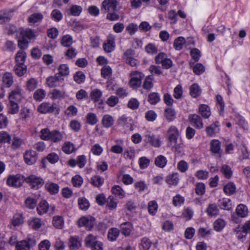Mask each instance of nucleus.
<instances>
[{
    "label": "nucleus",
    "instance_id": "46",
    "mask_svg": "<svg viewBox=\"0 0 250 250\" xmlns=\"http://www.w3.org/2000/svg\"><path fill=\"white\" fill-rule=\"evenodd\" d=\"M20 33L23 38L26 37L30 40L34 39L36 37L34 31L30 28L21 29Z\"/></svg>",
    "mask_w": 250,
    "mask_h": 250
},
{
    "label": "nucleus",
    "instance_id": "11",
    "mask_svg": "<svg viewBox=\"0 0 250 250\" xmlns=\"http://www.w3.org/2000/svg\"><path fill=\"white\" fill-rule=\"evenodd\" d=\"M115 36L113 34H109L107 38L106 42L103 44L104 50L107 53L112 52L115 48Z\"/></svg>",
    "mask_w": 250,
    "mask_h": 250
},
{
    "label": "nucleus",
    "instance_id": "40",
    "mask_svg": "<svg viewBox=\"0 0 250 250\" xmlns=\"http://www.w3.org/2000/svg\"><path fill=\"white\" fill-rule=\"evenodd\" d=\"M20 115L21 119L25 121L31 117L32 112L30 109L27 107H23L21 108Z\"/></svg>",
    "mask_w": 250,
    "mask_h": 250
},
{
    "label": "nucleus",
    "instance_id": "54",
    "mask_svg": "<svg viewBox=\"0 0 250 250\" xmlns=\"http://www.w3.org/2000/svg\"><path fill=\"white\" fill-rule=\"evenodd\" d=\"M152 243L151 241L146 237H144L142 239L140 244V250H148L151 247Z\"/></svg>",
    "mask_w": 250,
    "mask_h": 250
},
{
    "label": "nucleus",
    "instance_id": "14",
    "mask_svg": "<svg viewBox=\"0 0 250 250\" xmlns=\"http://www.w3.org/2000/svg\"><path fill=\"white\" fill-rule=\"evenodd\" d=\"M56 108L55 104L49 103H42L38 107V111L42 114L53 112Z\"/></svg>",
    "mask_w": 250,
    "mask_h": 250
},
{
    "label": "nucleus",
    "instance_id": "38",
    "mask_svg": "<svg viewBox=\"0 0 250 250\" xmlns=\"http://www.w3.org/2000/svg\"><path fill=\"white\" fill-rule=\"evenodd\" d=\"M90 183L94 187L99 188L102 186L104 183V179L99 176H93L90 179Z\"/></svg>",
    "mask_w": 250,
    "mask_h": 250
},
{
    "label": "nucleus",
    "instance_id": "30",
    "mask_svg": "<svg viewBox=\"0 0 250 250\" xmlns=\"http://www.w3.org/2000/svg\"><path fill=\"white\" fill-rule=\"evenodd\" d=\"M2 82L5 86L10 87L13 83V78L11 73L6 72L4 73L2 77Z\"/></svg>",
    "mask_w": 250,
    "mask_h": 250
},
{
    "label": "nucleus",
    "instance_id": "26",
    "mask_svg": "<svg viewBox=\"0 0 250 250\" xmlns=\"http://www.w3.org/2000/svg\"><path fill=\"white\" fill-rule=\"evenodd\" d=\"M102 95L103 93L102 91L98 89H94L92 90L90 93L91 100L94 103L100 102Z\"/></svg>",
    "mask_w": 250,
    "mask_h": 250
},
{
    "label": "nucleus",
    "instance_id": "35",
    "mask_svg": "<svg viewBox=\"0 0 250 250\" xmlns=\"http://www.w3.org/2000/svg\"><path fill=\"white\" fill-rule=\"evenodd\" d=\"M26 58V53L23 50H19L15 56L16 64H24Z\"/></svg>",
    "mask_w": 250,
    "mask_h": 250
},
{
    "label": "nucleus",
    "instance_id": "22",
    "mask_svg": "<svg viewBox=\"0 0 250 250\" xmlns=\"http://www.w3.org/2000/svg\"><path fill=\"white\" fill-rule=\"evenodd\" d=\"M206 211L210 217H215L219 214V209L215 204H210L207 207Z\"/></svg>",
    "mask_w": 250,
    "mask_h": 250
},
{
    "label": "nucleus",
    "instance_id": "39",
    "mask_svg": "<svg viewBox=\"0 0 250 250\" xmlns=\"http://www.w3.org/2000/svg\"><path fill=\"white\" fill-rule=\"evenodd\" d=\"M14 70L18 76L21 77L26 73L27 67L24 64H16Z\"/></svg>",
    "mask_w": 250,
    "mask_h": 250
},
{
    "label": "nucleus",
    "instance_id": "37",
    "mask_svg": "<svg viewBox=\"0 0 250 250\" xmlns=\"http://www.w3.org/2000/svg\"><path fill=\"white\" fill-rule=\"evenodd\" d=\"M11 13L6 10L0 11V23L3 24L8 22L11 19Z\"/></svg>",
    "mask_w": 250,
    "mask_h": 250
},
{
    "label": "nucleus",
    "instance_id": "33",
    "mask_svg": "<svg viewBox=\"0 0 250 250\" xmlns=\"http://www.w3.org/2000/svg\"><path fill=\"white\" fill-rule=\"evenodd\" d=\"M48 208L49 205L47 202L45 200L42 201L37 207V212L40 215L43 214L47 212Z\"/></svg>",
    "mask_w": 250,
    "mask_h": 250
},
{
    "label": "nucleus",
    "instance_id": "19",
    "mask_svg": "<svg viewBox=\"0 0 250 250\" xmlns=\"http://www.w3.org/2000/svg\"><path fill=\"white\" fill-rule=\"evenodd\" d=\"M61 80L63 81V79L60 78L59 75L56 74L53 76L47 78L46 80V83L48 87L52 88L58 86V83Z\"/></svg>",
    "mask_w": 250,
    "mask_h": 250
},
{
    "label": "nucleus",
    "instance_id": "61",
    "mask_svg": "<svg viewBox=\"0 0 250 250\" xmlns=\"http://www.w3.org/2000/svg\"><path fill=\"white\" fill-rule=\"evenodd\" d=\"M23 144H24V141L22 139L18 137H15L12 140L11 147L13 149H17L19 148Z\"/></svg>",
    "mask_w": 250,
    "mask_h": 250
},
{
    "label": "nucleus",
    "instance_id": "41",
    "mask_svg": "<svg viewBox=\"0 0 250 250\" xmlns=\"http://www.w3.org/2000/svg\"><path fill=\"white\" fill-rule=\"evenodd\" d=\"M179 180L178 173H174L167 177L166 182L169 185H177Z\"/></svg>",
    "mask_w": 250,
    "mask_h": 250
},
{
    "label": "nucleus",
    "instance_id": "16",
    "mask_svg": "<svg viewBox=\"0 0 250 250\" xmlns=\"http://www.w3.org/2000/svg\"><path fill=\"white\" fill-rule=\"evenodd\" d=\"M219 130L220 125L218 121H215L206 129L208 135L210 137L215 136L216 134L219 132Z\"/></svg>",
    "mask_w": 250,
    "mask_h": 250
},
{
    "label": "nucleus",
    "instance_id": "47",
    "mask_svg": "<svg viewBox=\"0 0 250 250\" xmlns=\"http://www.w3.org/2000/svg\"><path fill=\"white\" fill-rule=\"evenodd\" d=\"M167 163V159L166 157L162 155H160L155 158V164L159 167H164L166 166Z\"/></svg>",
    "mask_w": 250,
    "mask_h": 250
},
{
    "label": "nucleus",
    "instance_id": "8",
    "mask_svg": "<svg viewBox=\"0 0 250 250\" xmlns=\"http://www.w3.org/2000/svg\"><path fill=\"white\" fill-rule=\"evenodd\" d=\"M22 89L20 86H17L10 92L8 96L9 102L20 103L23 98Z\"/></svg>",
    "mask_w": 250,
    "mask_h": 250
},
{
    "label": "nucleus",
    "instance_id": "17",
    "mask_svg": "<svg viewBox=\"0 0 250 250\" xmlns=\"http://www.w3.org/2000/svg\"><path fill=\"white\" fill-rule=\"evenodd\" d=\"M64 134L63 132H61L58 130H53L51 131L50 141L54 143H60L63 140Z\"/></svg>",
    "mask_w": 250,
    "mask_h": 250
},
{
    "label": "nucleus",
    "instance_id": "18",
    "mask_svg": "<svg viewBox=\"0 0 250 250\" xmlns=\"http://www.w3.org/2000/svg\"><path fill=\"white\" fill-rule=\"evenodd\" d=\"M50 98L53 100H61L65 97V92L63 90L53 89L49 92Z\"/></svg>",
    "mask_w": 250,
    "mask_h": 250
},
{
    "label": "nucleus",
    "instance_id": "31",
    "mask_svg": "<svg viewBox=\"0 0 250 250\" xmlns=\"http://www.w3.org/2000/svg\"><path fill=\"white\" fill-rule=\"evenodd\" d=\"M199 111L202 116L206 119L208 118L211 115L210 108L206 104H201L199 107Z\"/></svg>",
    "mask_w": 250,
    "mask_h": 250
},
{
    "label": "nucleus",
    "instance_id": "24",
    "mask_svg": "<svg viewBox=\"0 0 250 250\" xmlns=\"http://www.w3.org/2000/svg\"><path fill=\"white\" fill-rule=\"evenodd\" d=\"M114 120L113 118L109 114L104 115L102 120V125L105 128H109L114 124Z\"/></svg>",
    "mask_w": 250,
    "mask_h": 250
},
{
    "label": "nucleus",
    "instance_id": "4",
    "mask_svg": "<svg viewBox=\"0 0 250 250\" xmlns=\"http://www.w3.org/2000/svg\"><path fill=\"white\" fill-rule=\"evenodd\" d=\"M180 135L178 128L173 125L170 126L167 130V136L170 145L175 146L177 143V139Z\"/></svg>",
    "mask_w": 250,
    "mask_h": 250
},
{
    "label": "nucleus",
    "instance_id": "23",
    "mask_svg": "<svg viewBox=\"0 0 250 250\" xmlns=\"http://www.w3.org/2000/svg\"><path fill=\"white\" fill-rule=\"evenodd\" d=\"M85 123L94 125L98 122V118L96 114L93 112L88 113L85 117Z\"/></svg>",
    "mask_w": 250,
    "mask_h": 250
},
{
    "label": "nucleus",
    "instance_id": "15",
    "mask_svg": "<svg viewBox=\"0 0 250 250\" xmlns=\"http://www.w3.org/2000/svg\"><path fill=\"white\" fill-rule=\"evenodd\" d=\"M24 158L25 162L28 165L34 164L37 160V154L33 150H27L25 152Z\"/></svg>",
    "mask_w": 250,
    "mask_h": 250
},
{
    "label": "nucleus",
    "instance_id": "32",
    "mask_svg": "<svg viewBox=\"0 0 250 250\" xmlns=\"http://www.w3.org/2000/svg\"><path fill=\"white\" fill-rule=\"evenodd\" d=\"M62 151L65 154H70L75 150L74 145L70 142H65L62 147Z\"/></svg>",
    "mask_w": 250,
    "mask_h": 250
},
{
    "label": "nucleus",
    "instance_id": "50",
    "mask_svg": "<svg viewBox=\"0 0 250 250\" xmlns=\"http://www.w3.org/2000/svg\"><path fill=\"white\" fill-rule=\"evenodd\" d=\"M226 225L225 221L221 218L217 219L213 224L214 229L217 231H221Z\"/></svg>",
    "mask_w": 250,
    "mask_h": 250
},
{
    "label": "nucleus",
    "instance_id": "34",
    "mask_svg": "<svg viewBox=\"0 0 250 250\" xmlns=\"http://www.w3.org/2000/svg\"><path fill=\"white\" fill-rule=\"evenodd\" d=\"M119 230L115 228H112L108 230L107 238L110 241H115L119 235Z\"/></svg>",
    "mask_w": 250,
    "mask_h": 250
},
{
    "label": "nucleus",
    "instance_id": "13",
    "mask_svg": "<svg viewBox=\"0 0 250 250\" xmlns=\"http://www.w3.org/2000/svg\"><path fill=\"white\" fill-rule=\"evenodd\" d=\"M43 16L41 13H35L28 18V21L31 26H36L42 21Z\"/></svg>",
    "mask_w": 250,
    "mask_h": 250
},
{
    "label": "nucleus",
    "instance_id": "10",
    "mask_svg": "<svg viewBox=\"0 0 250 250\" xmlns=\"http://www.w3.org/2000/svg\"><path fill=\"white\" fill-rule=\"evenodd\" d=\"M117 0H104L102 3L101 10L105 12L115 11L117 10Z\"/></svg>",
    "mask_w": 250,
    "mask_h": 250
},
{
    "label": "nucleus",
    "instance_id": "43",
    "mask_svg": "<svg viewBox=\"0 0 250 250\" xmlns=\"http://www.w3.org/2000/svg\"><path fill=\"white\" fill-rule=\"evenodd\" d=\"M85 246L87 247L91 248L92 246L99 242L97 240V237L92 234L88 235L84 240Z\"/></svg>",
    "mask_w": 250,
    "mask_h": 250
},
{
    "label": "nucleus",
    "instance_id": "59",
    "mask_svg": "<svg viewBox=\"0 0 250 250\" xmlns=\"http://www.w3.org/2000/svg\"><path fill=\"white\" fill-rule=\"evenodd\" d=\"M106 207L110 210L115 209L117 207L118 202L112 196H109L106 201Z\"/></svg>",
    "mask_w": 250,
    "mask_h": 250
},
{
    "label": "nucleus",
    "instance_id": "20",
    "mask_svg": "<svg viewBox=\"0 0 250 250\" xmlns=\"http://www.w3.org/2000/svg\"><path fill=\"white\" fill-rule=\"evenodd\" d=\"M190 67L192 68L193 72L197 75L203 74L205 71L204 66L200 63H197L194 64V62L191 61L189 62Z\"/></svg>",
    "mask_w": 250,
    "mask_h": 250
},
{
    "label": "nucleus",
    "instance_id": "28",
    "mask_svg": "<svg viewBox=\"0 0 250 250\" xmlns=\"http://www.w3.org/2000/svg\"><path fill=\"white\" fill-rule=\"evenodd\" d=\"M176 113L174 109L169 107L165 110L164 116L169 122L173 121L176 117Z\"/></svg>",
    "mask_w": 250,
    "mask_h": 250
},
{
    "label": "nucleus",
    "instance_id": "58",
    "mask_svg": "<svg viewBox=\"0 0 250 250\" xmlns=\"http://www.w3.org/2000/svg\"><path fill=\"white\" fill-rule=\"evenodd\" d=\"M101 75L104 78L109 79L112 76V69L108 65L104 66L101 69Z\"/></svg>",
    "mask_w": 250,
    "mask_h": 250
},
{
    "label": "nucleus",
    "instance_id": "12",
    "mask_svg": "<svg viewBox=\"0 0 250 250\" xmlns=\"http://www.w3.org/2000/svg\"><path fill=\"white\" fill-rule=\"evenodd\" d=\"M188 119L191 125L197 129H201L204 126L202 118L198 115L193 114L188 116Z\"/></svg>",
    "mask_w": 250,
    "mask_h": 250
},
{
    "label": "nucleus",
    "instance_id": "27",
    "mask_svg": "<svg viewBox=\"0 0 250 250\" xmlns=\"http://www.w3.org/2000/svg\"><path fill=\"white\" fill-rule=\"evenodd\" d=\"M111 192L120 199H123L125 196V192L119 186L116 185L111 188Z\"/></svg>",
    "mask_w": 250,
    "mask_h": 250
},
{
    "label": "nucleus",
    "instance_id": "60",
    "mask_svg": "<svg viewBox=\"0 0 250 250\" xmlns=\"http://www.w3.org/2000/svg\"><path fill=\"white\" fill-rule=\"evenodd\" d=\"M51 131L48 128L42 129L40 132V137L42 140L50 141Z\"/></svg>",
    "mask_w": 250,
    "mask_h": 250
},
{
    "label": "nucleus",
    "instance_id": "44",
    "mask_svg": "<svg viewBox=\"0 0 250 250\" xmlns=\"http://www.w3.org/2000/svg\"><path fill=\"white\" fill-rule=\"evenodd\" d=\"M220 171L227 179L231 177L233 172L229 166L226 164L223 165L221 167Z\"/></svg>",
    "mask_w": 250,
    "mask_h": 250
},
{
    "label": "nucleus",
    "instance_id": "42",
    "mask_svg": "<svg viewBox=\"0 0 250 250\" xmlns=\"http://www.w3.org/2000/svg\"><path fill=\"white\" fill-rule=\"evenodd\" d=\"M46 91L42 88L38 89L33 94V98L37 101H42L46 96Z\"/></svg>",
    "mask_w": 250,
    "mask_h": 250
},
{
    "label": "nucleus",
    "instance_id": "49",
    "mask_svg": "<svg viewBox=\"0 0 250 250\" xmlns=\"http://www.w3.org/2000/svg\"><path fill=\"white\" fill-rule=\"evenodd\" d=\"M201 91L199 85L194 83L190 87V94L193 98L198 97L201 94Z\"/></svg>",
    "mask_w": 250,
    "mask_h": 250
},
{
    "label": "nucleus",
    "instance_id": "48",
    "mask_svg": "<svg viewBox=\"0 0 250 250\" xmlns=\"http://www.w3.org/2000/svg\"><path fill=\"white\" fill-rule=\"evenodd\" d=\"M16 102H9L8 105V112L11 114H15L18 113L20 109L19 104Z\"/></svg>",
    "mask_w": 250,
    "mask_h": 250
},
{
    "label": "nucleus",
    "instance_id": "1",
    "mask_svg": "<svg viewBox=\"0 0 250 250\" xmlns=\"http://www.w3.org/2000/svg\"><path fill=\"white\" fill-rule=\"evenodd\" d=\"M144 141L155 147H159L161 146V137L160 135L155 134L149 131L145 132Z\"/></svg>",
    "mask_w": 250,
    "mask_h": 250
},
{
    "label": "nucleus",
    "instance_id": "51",
    "mask_svg": "<svg viewBox=\"0 0 250 250\" xmlns=\"http://www.w3.org/2000/svg\"><path fill=\"white\" fill-rule=\"evenodd\" d=\"M160 101V96L159 93L152 92L149 94L148 102L151 104H156Z\"/></svg>",
    "mask_w": 250,
    "mask_h": 250
},
{
    "label": "nucleus",
    "instance_id": "3",
    "mask_svg": "<svg viewBox=\"0 0 250 250\" xmlns=\"http://www.w3.org/2000/svg\"><path fill=\"white\" fill-rule=\"evenodd\" d=\"M130 77L129 85L130 87L135 89L141 86L144 75L140 72L135 71L130 73Z\"/></svg>",
    "mask_w": 250,
    "mask_h": 250
},
{
    "label": "nucleus",
    "instance_id": "64",
    "mask_svg": "<svg viewBox=\"0 0 250 250\" xmlns=\"http://www.w3.org/2000/svg\"><path fill=\"white\" fill-rule=\"evenodd\" d=\"M51 243L47 239L42 241L38 245L39 250H49Z\"/></svg>",
    "mask_w": 250,
    "mask_h": 250
},
{
    "label": "nucleus",
    "instance_id": "29",
    "mask_svg": "<svg viewBox=\"0 0 250 250\" xmlns=\"http://www.w3.org/2000/svg\"><path fill=\"white\" fill-rule=\"evenodd\" d=\"M38 86V81L35 78H31L28 79L25 84L26 90L32 91L35 90Z\"/></svg>",
    "mask_w": 250,
    "mask_h": 250
},
{
    "label": "nucleus",
    "instance_id": "6",
    "mask_svg": "<svg viewBox=\"0 0 250 250\" xmlns=\"http://www.w3.org/2000/svg\"><path fill=\"white\" fill-rule=\"evenodd\" d=\"M36 241L34 238H28L25 240L19 241L16 243V250H30L31 248L35 246Z\"/></svg>",
    "mask_w": 250,
    "mask_h": 250
},
{
    "label": "nucleus",
    "instance_id": "53",
    "mask_svg": "<svg viewBox=\"0 0 250 250\" xmlns=\"http://www.w3.org/2000/svg\"><path fill=\"white\" fill-rule=\"evenodd\" d=\"M81 246V242L76 237H71L69 239V247L71 250H76Z\"/></svg>",
    "mask_w": 250,
    "mask_h": 250
},
{
    "label": "nucleus",
    "instance_id": "52",
    "mask_svg": "<svg viewBox=\"0 0 250 250\" xmlns=\"http://www.w3.org/2000/svg\"><path fill=\"white\" fill-rule=\"evenodd\" d=\"M236 186L233 183L229 182L224 187V192L228 195H231L235 192Z\"/></svg>",
    "mask_w": 250,
    "mask_h": 250
},
{
    "label": "nucleus",
    "instance_id": "2",
    "mask_svg": "<svg viewBox=\"0 0 250 250\" xmlns=\"http://www.w3.org/2000/svg\"><path fill=\"white\" fill-rule=\"evenodd\" d=\"M249 210L247 207L243 204L238 205L235 209V213L231 215V219L235 223L239 222V218H245L248 215Z\"/></svg>",
    "mask_w": 250,
    "mask_h": 250
},
{
    "label": "nucleus",
    "instance_id": "56",
    "mask_svg": "<svg viewBox=\"0 0 250 250\" xmlns=\"http://www.w3.org/2000/svg\"><path fill=\"white\" fill-rule=\"evenodd\" d=\"M158 205L155 201H151L148 203V211L152 215L156 214L158 209Z\"/></svg>",
    "mask_w": 250,
    "mask_h": 250
},
{
    "label": "nucleus",
    "instance_id": "45",
    "mask_svg": "<svg viewBox=\"0 0 250 250\" xmlns=\"http://www.w3.org/2000/svg\"><path fill=\"white\" fill-rule=\"evenodd\" d=\"M220 207L225 210H230L233 207L231 201L228 198L223 199L220 202Z\"/></svg>",
    "mask_w": 250,
    "mask_h": 250
},
{
    "label": "nucleus",
    "instance_id": "9",
    "mask_svg": "<svg viewBox=\"0 0 250 250\" xmlns=\"http://www.w3.org/2000/svg\"><path fill=\"white\" fill-rule=\"evenodd\" d=\"M78 224L80 227H85L87 229L90 230L94 226L95 219L91 216H83L79 219Z\"/></svg>",
    "mask_w": 250,
    "mask_h": 250
},
{
    "label": "nucleus",
    "instance_id": "62",
    "mask_svg": "<svg viewBox=\"0 0 250 250\" xmlns=\"http://www.w3.org/2000/svg\"><path fill=\"white\" fill-rule=\"evenodd\" d=\"M72 42V37L69 35H64L62 38L61 44L64 47L70 46Z\"/></svg>",
    "mask_w": 250,
    "mask_h": 250
},
{
    "label": "nucleus",
    "instance_id": "36",
    "mask_svg": "<svg viewBox=\"0 0 250 250\" xmlns=\"http://www.w3.org/2000/svg\"><path fill=\"white\" fill-rule=\"evenodd\" d=\"M221 143L218 140H213L210 142V151L213 153L220 154Z\"/></svg>",
    "mask_w": 250,
    "mask_h": 250
},
{
    "label": "nucleus",
    "instance_id": "55",
    "mask_svg": "<svg viewBox=\"0 0 250 250\" xmlns=\"http://www.w3.org/2000/svg\"><path fill=\"white\" fill-rule=\"evenodd\" d=\"M42 224V220L38 218H34L32 219L29 223L30 227L35 230L40 229Z\"/></svg>",
    "mask_w": 250,
    "mask_h": 250
},
{
    "label": "nucleus",
    "instance_id": "21",
    "mask_svg": "<svg viewBox=\"0 0 250 250\" xmlns=\"http://www.w3.org/2000/svg\"><path fill=\"white\" fill-rule=\"evenodd\" d=\"M120 228L122 233L125 236H127L129 235L132 229V225L129 222H126L121 224Z\"/></svg>",
    "mask_w": 250,
    "mask_h": 250
},
{
    "label": "nucleus",
    "instance_id": "57",
    "mask_svg": "<svg viewBox=\"0 0 250 250\" xmlns=\"http://www.w3.org/2000/svg\"><path fill=\"white\" fill-rule=\"evenodd\" d=\"M185 42L186 41L184 38L179 37L174 40L173 46L176 50H180L182 49Z\"/></svg>",
    "mask_w": 250,
    "mask_h": 250
},
{
    "label": "nucleus",
    "instance_id": "5",
    "mask_svg": "<svg viewBox=\"0 0 250 250\" xmlns=\"http://www.w3.org/2000/svg\"><path fill=\"white\" fill-rule=\"evenodd\" d=\"M25 182V178L20 174L9 176L7 180V184L11 187H19Z\"/></svg>",
    "mask_w": 250,
    "mask_h": 250
},
{
    "label": "nucleus",
    "instance_id": "7",
    "mask_svg": "<svg viewBox=\"0 0 250 250\" xmlns=\"http://www.w3.org/2000/svg\"><path fill=\"white\" fill-rule=\"evenodd\" d=\"M25 182L29 184L32 188L35 189L40 188L44 184L43 180L41 177L34 175L25 178Z\"/></svg>",
    "mask_w": 250,
    "mask_h": 250
},
{
    "label": "nucleus",
    "instance_id": "63",
    "mask_svg": "<svg viewBox=\"0 0 250 250\" xmlns=\"http://www.w3.org/2000/svg\"><path fill=\"white\" fill-rule=\"evenodd\" d=\"M153 86V79L150 76H147L144 82L143 87L144 89L149 90Z\"/></svg>",
    "mask_w": 250,
    "mask_h": 250
},
{
    "label": "nucleus",
    "instance_id": "25",
    "mask_svg": "<svg viewBox=\"0 0 250 250\" xmlns=\"http://www.w3.org/2000/svg\"><path fill=\"white\" fill-rule=\"evenodd\" d=\"M45 188L51 194L57 193L59 190V186L57 184L50 182L46 183Z\"/></svg>",
    "mask_w": 250,
    "mask_h": 250
}]
</instances>
